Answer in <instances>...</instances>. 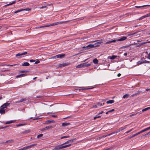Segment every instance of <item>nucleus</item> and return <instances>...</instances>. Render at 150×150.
Returning a JSON list of instances; mask_svg holds the SVG:
<instances>
[{"mask_svg":"<svg viewBox=\"0 0 150 150\" xmlns=\"http://www.w3.org/2000/svg\"><path fill=\"white\" fill-rule=\"evenodd\" d=\"M127 38V37L126 36H123L120 37L119 38L117 39L116 40H111L109 41H107L105 42V44H109L111 43L112 42H115L116 41H122L126 40Z\"/></svg>","mask_w":150,"mask_h":150,"instance_id":"obj_1","label":"nucleus"},{"mask_svg":"<svg viewBox=\"0 0 150 150\" xmlns=\"http://www.w3.org/2000/svg\"><path fill=\"white\" fill-rule=\"evenodd\" d=\"M69 21H60V22H55L52 24H50L49 25H46V26H47V27H49L50 26H52L54 25H57L58 24H60L63 23H66L67 22H69Z\"/></svg>","mask_w":150,"mask_h":150,"instance_id":"obj_2","label":"nucleus"},{"mask_svg":"<svg viewBox=\"0 0 150 150\" xmlns=\"http://www.w3.org/2000/svg\"><path fill=\"white\" fill-rule=\"evenodd\" d=\"M102 40H96L95 41H93V42H94L96 41H98L97 42L95 43L94 44L95 47H98L100 46V44L104 42L105 43V44H105V42H107L106 41H104L103 42L102 41Z\"/></svg>","mask_w":150,"mask_h":150,"instance_id":"obj_3","label":"nucleus"},{"mask_svg":"<svg viewBox=\"0 0 150 150\" xmlns=\"http://www.w3.org/2000/svg\"><path fill=\"white\" fill-rule=\"evenodd\" d=\"M53 127H54L51 125L47 126L45 128H42L41 129V130L42 131H45L48 130L49 129H51Z\"/></svg>","mask_w":150,"mask_h":150,"instance_id":"obj_4","label":"nucleus"},{"mask_svg":"<svg viewBox=\"0 0 150 150\" xmlns=\"http://www.w3.org/2000/svg\"><path fill=\"white\" fill-rule=\"evenodd\" d=\"M37 145V144H35L30 145V146H28L24 147H23V150H26L28 149H29L31 148H32L33 146H36Z\"/></svg>","mask_w":150,"mask_h":150,"instance_id":"obj_5","label":"nucleus"},{"mask_svg":"<svg viewBox=\"0 0 150 150\" xmlns=\"http://www.w3.org/2000/svg\"><path fill=\"white\" fill-rule=\"evenodd\" d=\"M70 64L68 62L63 63L62 64H59L58 67L59 68H61L63 67H64L67 66L69 65Z\"/></svg>","mask_w":150,"mask_h":150,"instance_id":"obj_6","label":"nucleus"},{"mask_svg":"<svg viewBox=\"0 0 150 150\" xmlns=\"http://www.w3.org/2000/svg\"><path fill=\"white\" fill-rule=\"evenodd\" d=\"M126 127H125V128H123V127H121L119 129L117 130V131L114 132H113L112 133H111V134H115V133H117L122 130H123L125 129Z\"/></svg>","mask_w":150,"mask_h":150,"instance_id":"obj_7","label":"nucleus"},{"mask_svg":"<svg viewBox=\"0 0 150 150\" xmlns=\"http://www.w3.org/2000/svg\"><path fill=\"white\" fill-rule=\"evenodd\" d=\"M65 56V54H60L56 55V59L60 58V59L64 57Z\"/></svg>","mask_w":150,"mask_h":150,"instance_id":"obj_8","label":"nucleus"},{"mask_svg":"<svg viewBox=\"0 0 150 150\" xmlns=\"http://www.w3.org/2000/svg\"><path fill=\"white\" fill-rule=\"evenodd\" d=\"M31 10V9L30 8H27L25 9H21L20 10H18L16 11H15L14 12V13H17L21 11H30Z\"/></svg>","mask_w":150,"mask_h":150,"instance_id":"obj_9","label":"nucleus"},{"mask_svg":"<svg viewBox=\"0 0 150 150\" xmlns=\"http://www.w3.org/2000/svg\"><path fill=\"white\" fill-rule=\"evenodd\" d=\"M94 45L90 44L87 46H84L83 47V48H86V49H89L90 48H93L94 47Z\"/></svg>","mask_w":150,"mask_h":150,"instance_id":"obj_10","label":"nucleus"},{"mask_svg":"<svg viewBox=\"0 0 150 150\" xmlns=\"http://www.w3.org/2000/svg\"><path fill=\"white\" fill-rule=\"evenodd\" d=\"M75 140H76V139H70L69 140H68L66 142H65L64 143V144H71V143H72L73 142H74Z\"/></svg>","mask_w":150,"mask_h":150,"instance_id":"obj_11","label":"nucleus"},{"mask_svg":"<svg viewBox=\"0 0 150 150\" xmlns=\"http://www.w3.org/2000/svg\"><path fill=\"white\" fill-rule=\"evenodd\" d=\"M28 52H25L21 53H18L16 54V56L18 57V56H21L24 55L28 54Z\"/></svg>","mask_w":150,"mask_h":150,"instance_id":"obj_12","label":"nucleus"},{"mask_svg":"<svg viewBox=\"0 0 150 150\" xmlns=\"http://www.w3.org/2000/svg\"><path fill=\"white\" fill-rule=\"evenodd\" d=\"M10 103H6L4 104L3 105L1 106V107L2 108H6L7 106L9 105Z\"/></svg>","mask_w":150,"mask_h":150,"instance_id":"obj_13","label":"nucleus"},{"mask_svg":"<svg viewBox=\"0 0 150 150\" xmlns=\"http://www.w3.org/2000/svg\"><path fill=\"white\" fill-rule=\"evenodd\" d=\"M65 144H64H64L61 145V149L65 148H66V147H69L71 146V144H69L67 145H65Z\"/></svg>","mask_w":150,"mask_h":150,"instance_id":"obj_14","label":"nucleus"},{"mask_svg":"<svg viewBox=\"0 0 150 150\" xmlns=\"http://www.w3.org/2000/svg\"><path fill=\"white\" fill-rule=\"evenodd\" d=\"M82 64V65L83 67H87L90 66L91 65L90 64H87V63H84Z\"/></svg>","mask_w":150,"mask_h":150,"instance_id":"obj_15","label":"nucleus"},{"mask_svg":"<svg viewBox=\"0 0 150 150\" xmlns=\"http://www.w3.org/2000/svg\"><path fill=\"white\" fill-rule=\"evenodd\" d=\"M150 6V4L144 5L140 6H135V7L137 8H140L141 7H146V6Z\"/></svg>","mask_w":150,"mask_h":150,"instance_id":"obj_16","label":"nucleus"},{"mask_svg":"<svg viewBox=\"0 0 150 150\" xmlns=\"http://www.w3.org/2000/svg\"><path fill=\"white\" fill-rule=\"evenodd\" d=\"M70 124L68 122H64L62 124V126L63 127H65L68 126Z\"/></svg>","mask_w":150,"mask_h":150,"instance_id":"obj_17","label":"nucleus"},{"mask_svg":"<svg viewBox=\"0 0 150 150\" xmlns=\"http://www.w3.org/2000/svg\"><path fill=\"white\" fill-rule=\"evenodd\" d=\"M26 100H27V99L25 98H22V99H21L20 100L16 101V103H19L22 102L24 101H26Z\"/></svg>","mask_w":150,"mask_h":150,"instance_id":"obj_18","label":"nucleus"},{"mask_svg":"<svg viewBox=\"0 0 150 150\" xmlns=\"http://www.w3.org/2000/svg\"><path fill=\"white\" fill-rule=\"evenodd\" d=\"M61 145H58L57 146H56L54 149V150H59L60 149H61Z\"/></svg>","mask_w":150,"mask_h":150,"instance_id":"obj_19","label":"nucleus"},{"mask_svg":"<svg viewBox=\"0 0 150 150\" xmlns=\"http://www.w3.org/2000/svg\"><path fill=\"white\" fill-rule=\"evenodd\" d=\"M4 109L1 108L0 109V113L2 114H4L5 112V110Z\"/></svg>","mask_w":150,"mask_h":150,"instance_id":"obj_20","label":"nucleus"},{"mask_svg":"<svg viewBox=\"0 0 150 150\" xmlns=\"http://www.w3.org/2000/svg\"><path fill=\"white\" fill-rule=\"evenodd\" d=\"M117 57V56L116 55H112L111 56H110L109 58L111 59H115L116 57Z\"/></svg>","mask_w":150,"mask_h":150,"instance_id":"obj_21","label":"nucleus"},{"mask_svg":"<svg viewBox=\"0 0 150 150\" xmlns=\"http://www.w3.org/2000/svg\"><path fill=\"white\" fill-rule=\"evenodd\" d=\"M15 122V120H10L9 121L6 122L5 124H9L13 123Z\"/></svg>","mask_w":150,"mask_h":150,"instance_id":"obj_22","label":"nucleus"},{"mask_svg":"<svg viewBox=\"0 0 150 150\" xmlns=\"http://www.w3.org/2000/svg\"><path fill=\"white\" fill-rule=\"evenodd\" d=\"M139 134V132H138L136 134H134L131 136H129L128 137V138L129 139H130L132 137H133L136 136H137V135H138Z\"/></svg>","mask_w":150,"mask_h":150,"instance_id":"obj_23","label":"nucleus"},{"mask_svg":"<svg viewBox=\"0 0 150 150\" xmlns=\"http://www.w3.org/2000/svg\"><path fill=\"white\" fill-rule=\"evenodd\" d=\"M80 91L81 90H86V89H91L93 88H85L84 87H80Z\"/></svg>","mask_w":150,"mask_h":150,"instance_id":"obj_24","label":"nucleus"},{"mask_svg":"<svg viewBox=\"0 0 150 150\" xmlns=\"http://www.w3.org/2000/svg\"><path fill=\"white\" fill-rule=\"evenodd\" d=\"M114 102V100H111L108 101H107L106 103L107 104H112Z\"/></svg>","mask_w":150,"mask_h":150,"instance_id":"obj_25","label":"nucleus"},{"mask_svg":"<svg viewBox=\"0 0 150 150\" xmlns=\"http://www.w3.org/2000/svg\"><path fill=\"white\" fill-rule=\"evenodd\" d=\"M149 109H150V107H147V108H146L143 109L142 110V111H141V112H142H142H144L145 111H146L147 110H149Z\"/></svg>","mask_w":150,"mask_h":150,"instance_id":"obj_26","label":"nucleus"},{"mask_svg":"<svg viewBox=\"0 0 150 150\" xmlns=\"http://www.w3.org/2000/svg\"><path fill=\"white\" fill-rule=\"evenodd\" d=\"M129 96V95L128 94H126L124 95L123 96V98H128Z\"/></svg>","mask_w":150,"mask_h":150,"instance_id":"obj_27","label":"nucleus"},{"mask_svg":"<svg viewBox=\"0 0 150 150\" xmlns=\"http://www.w3.org/2000/svg\"><path fill=\"white\" fill-rule=\"evenodd\" d=\"M141 113H142V112H137V113H136L135 114H132L130 115V117H132V116H134V115H136L138 114H141Z\"/></svg>","mask_w":150,"mask_h":150,"instance_id":"obj_28","label":"nucleus"},{"mask_svg":"<svg viewBox=\"0 0 150 150\" xmlns=\"http://www.w3.org/2000/svg\"><path fill=\"white\" fill-rule=\"evenodd\" d=\"M93 62L95 64H98V61L97 59H95L93 60Z\"/></svg>","mask_w":150,"mask_h":150,"instance_id":"obj_29","label":"nucleus"},{"mask_svg":"<svg viewBox=\"0 0 150 150\" xmlns=\"http://www.w3.org/2000/svg\"><path fill=\"white\" fill-rule=\"evenodd\" d=\"M30 65L29 63L28 62H24L22 64L23 66H28Z\"/></svg>","mask_w":150,"mask_h":150,"instance_id":"obj_30","label":"nucleus"},{"mask_svg":"<svg viewBox=\"0 0 150 150\" xmlns=\"http://www.w3.org/2000/svg\"><path fill=\"white\" fill-rule=\"evenodd\" d=\"M144 62V61H139L137 62V64L138 65H140L144 63V62Z\"/></svg>","mask_w":150,"mask_h":150,"instance_id":"obj_31","label":"nucleus"},{"mask_svg":"<svg viewBox=\"0 0 150 150\" xmlns=\"http://www.w3.org/2000/svg\"><path fill=\"white\" fill-rule=\"evenodd\" d=\"M47 27V26H46V25H45L42 26L36 27L35 28H36V29L40 28H44V27Z\"/></svg>","mask_w":150,"mask_h":150,"instance_id":"obj_32","label":"nucleus"},{"mask_svg":"<svg viewBox=\"0 0 150 150\" xmlns=\"http://www.w3.org/2000/svg\"><path fill=\"white\" fill-rule=\"evenodd\" d=\"M16 2V1H13V2H12V3H10V4H7L5 6H10V5H11L13 4H14V3H15Z\"/></svg>","mask_w":150,"mask_h":150,"instance_id":"obj_33","label":"nucleus"},{"mask_svg":"<svg viewBox=\"0 0 150 150\" xmlns=\"http://www.w3.org/2000/svg\"><path fill=\"white\" fill-rule=\"evenodd\" d=\"M101 117V116H100V115H96V116L94 118H93V119L94 120H96V119L97 118H100Z\"/></svg>","mask_w":150,"mask_h":150,"instance_id":"obj_34","label":"nucleus"},{"mask_svg":"<svg viewBox=\"0 0 150 150\" xmlns=\"http://www.w3.org/2000/svg\"><path fill=\"white\" fill-rule=\"evenodd\" d=\"M25 125V124H20L18 125H16V126L17 127H19L20 126H22Z\"/></svg>","mask_w":150,"mask_h":150,"instance_id":"obj_35","label":"nucleus"},{"mask_svg":"<svg viewBox=\"0 0 150 150\" xmlns=\"http://www.w3.org/2000/svg\"><path fill=\"white\" fill-rule=\"evenodd\" d=\"M76 67L77 68H81V67H83L82 64H80L77 65L76 66Z\"/></svg>","mask_w":150,"mask_h":150,"instance_id":"obj_36","label":"nucleus"},{"mask_svg":"<svg viewBox=\"0 0 150 150\" xmlns=\"http://www.w3.org/2000/svg\"><path fill=\"white\" fill-rule=\"evenodd\" d=\"M54 122V121L53 120H48L46 121V123H51L52 122Z\"/></svg>","mask_w":150,"mask_h":150,"instance_id":"obj_37","label":"nucleus"},{"mask_svg":"<svg viewBox=\"0 0 150 150\" xmlns=\"http://www.w3.org/2000/svg\"><path fill=\"white\" fill-rule=\"evenodd\" d=\"M29 75V74H21L20 75V76H21V77L24 76L26 75Z\"/></svg>","mask_w":150,"mask_h":150,"instance_id":"obj_38","label":"nucleus"},{"mask_svg":"<svg viewBox=\"0 0 150 150\" xmlns=\"http://www.w3.org/2000/svg\"><path fill=\"white\" fill-rule=\"evenodd\" d=\"M13 142V140H8L7 141H6L5 143H8V142H9V143H12V142Z\"/></svg>","mask_w":150,"mask_h":150,"instance_id":"obj_39","label":"nucleus"},{"mask_svg":"<svg viewBox=\"0 0 150 150\" xmlns=\"http://www.w3.org/2000/svg\"><path fill=\"white\" fill-rule=\"evenodd\" d=\"M146 15H145L144 16H143L142 17H140L139 18V20H142V19H143L144 18H146Z\"/></svg>","mask_w":150,"mask_h":150,"instance_id":"obj_40","label":"nucleus"},{"mask_svg":"<svg viewBox=\"0 0 150 150\" xmlns=\"http://www.w3.org/2000/svg\"><path fill=\"white\" fill-rule=\"evenodd\" d=\"M112 134H111V133H110V134H108L107 135H103V138L105 137H107L108 136H110V135H112Z\"/></svg>","mask_w":150,"mask_h":150,"instance_id":"obj_41","label":"nucleus"},{"mask_svg":"<svg viewBox=\"0 0 150 150\" xmlns=\"http://www.w3.org/2000/svg\"><path fill=\"white\" fill-rule=\"evenodd\" d=\"M43 134H40L38 135L37 136L38 138H39L43 136Z\"/></svg>","mask_w":150,"mask_h":150,"instance_id":"obj_42","label":"nucleus"},{"mask_svg":"<svg viewBox=\"0 0 150 150\" xmlns=\"http://www.w3.org/2000/svg\"><path fill=\"white\" fill-rule=\"evenodd\" d=\"M69 137V136H64L62 137L61 138V139H63V138H66Z\"/></svg>","mask_w":150,"mask_h":150,"instance_id":"obj_43","label":"nucleus"},{"mask_svg":"<svg viewBox=\"0 0 150 150\" xmlns=\"http://www.w3.org/2000/svg\"><path fill=\"white\" fill-rule=\"evenodd\" d=\"M150 129V128L149 127H148L147 128H146L144 129V130L145 132V131H146L147 130H148Z\"/></svg>","mask_w":150,"mask_h":150,"instance_id":"obj_44","label":"nucleus"},{"mask_svg":"<svg viewBox=\"0 0 150 150\" xmlns=\"http://www.w3.org/2000/svg\"><path fill=\"white\" fill-rule=\"evenodd\" d=\"M150 129V128L149 127H148L147 128H146L144 129V130L145 132V131H146L147 130H148Z\"/></svg>","mask_w":150,"mask_h":150,"instance_id":"obj_45","label":"nucleus"},{"mask_svg":"<svg viewBox=\"0 0 150 150\" xmlns=\"http://www.w3.org/2000/svg\"><path fill=\"white\" fill-rule=\"evenodd\" d=\"M144 62V63H150V62L146 60H144V62Z\"/></svg>","mask_w":150,"mask_h":150,"instance_id":"obj_46","label":"nucleus"},{"mask_svg":"<svg viewBox=\"0 0 150 150\" xmlns=\"http://www.w3.org/2000/svg\"><path fill=\"white\" fill-rule=\"evenodd\" d=\"M28 132L27 131H25L24 132H22L21 133L23 134H26Z\"/></svg>","mask_w":150,"mask_h":150,"instance_id":"obj_47","label":"nucleus"},{"mask_svg":"<svg viewBox=\"0 0 150 150\" xmlns=\"http://www.w3.org/2000/svg\"><path fill=\"white\" fill-rule=\"evenodd\" d=\"M28 71L22 70V71H20V73H23L25 72H28Z\"/></svg>","mask_w":150,"mask_h":150,"instance_id":"obj_48","label":"nucleus"},{"mask_svg":"<svg viewBox=\"0 0 150 150\" xmlns=\"http://www.w3.org/2000/svg\"><path fill=\"white\" fill-rule=\"evenodd\" d=\"M46 7H47L46 6H43L41 7H39V8H40V9H42V8H46Z\"/></svg>","mask_w":150,"mask_h":150,"instance_id":"obj_49","label":"nucleus"},{"mask_svg":"<svg viewBox=\"0 0 150 150\" xmlns=\"http://www.w3.org/2000/svg\"><path fill=\"white\" fill-rule=\"evenodd\" d=\"M145 132L144 130V129L143 130H142L140 132H139V134H140L141 133H143V132Z\"/></svg>","mask_w":150,"mask_h":150,"instance_id":"obj_50","label":"nucleus"},{"mask_svg":"<svg viewBox=\"0 0 150 150\" xmlns=\"http://www.w3.org/2000/svg\"><path fill=\"white\" fill-rule=\"evenodd\" d=\"M75 91L76 92H78L79 91H80V89H75Z\"/></svg>","mask_w":150,"mask_h":150,"instance_id":"obj_51","label":"nucleus"},{"mask_svg":"<svg viewBox=\"0 0 150 150\" xmlns=\"http://www.w3.org/2000/svg\"><path fill=\"white\" fill-rule=\"evenodd\" d=\"M97 105L100 106H103V105L102 103H97Z\"/></svg>","mask_w":150,"mask_h":150,"instance_id":"obj_52","label":"nucleus"},{"mask_svg":"<svg viewBox=\"0 0 150 150\" xmlns=\"http://www.w3.org/2000/svg\"><path fill=\"white\" fill-rule=\"evenodd\" d=\"M18 65V64H14V65H10V64H9V65H8V66L12 67V66H15V65Z\"/></svg>","mask_w":150,"mask_h":150,"instance_id":"obj_53","label":"nucleus"},{"mask_svg":"<svg viewBox=\"0 0 150 150\" xmlns=\"http://www.w3.org/2000/svg\"><path fill=\"white\" fill-rule=\"evenodd\" d=\"M40 62V61L38 60L35 62V64H37L38 63H39Z\"/></svg>","mask_w":150,"mask_h":150,"instance_id":"obj_54","label":"nucleus"},{"mask_svg":"<svg viewBox=\"0 0 150 150\" xmlns=\"http://www.w3.org/2000/svg\"><path fill=\"white\" fill-rule=\"evenodd\" d=\"M147 58L149 59H150V53L148 54Z\"/></svg>","mask_w":150,"mask_h":150,"instance_id":"obj_55","label":"nucleus"},{"mask_svg":"<svg viewBox=\"0 0 150 150\" xmlns=\"http://www.w3.org/2000/svg\"><path fill=\"white\" fill-rule=\"evenodd\" d=\"M145 15L146 16V17L150 16V13L146 14Z\"/></svg>","mask_w":150,"mask_h":150,"instance_id":"obj_56","label":"nucleus"},{"mask_svg":"<svg viewBox=\"0 0 150 150\" xmlns=\"http://www.w3.org/2000/svg\"><path fill=\"white\" fill-rule=\"evenodd\" d=\"M30 62H35V60L33 59H31L30 60Z\"/></svg>","mask_w":150,"mask_h":150,"instance_id":"obj_57","label":"nucleus"},{"mask_svg":"<svg viewBox=\"0 0 150 150\" xmlns=\"http://www.w3.org/2000/svg\"><path fill=\"white\" fill-rule=\"evenodd\" d=\"M114 109H112L111 110H109L108 111V112H113V111H114Z\"/></svg>","mask_w":150,"mask_h":150,"instance_id":"obj_58","label":"nucleus"},{"mask_svg":"<svg viewBox=\"0 0 150 150\" xmlns=\"http://www.w3.org/2000/svg\"><path fill=\"white\" fill-rule=\"evenodd\" d=\"M51 59H56V56H53L51 58Z\"/></svg>","mask_w":150,"mask_h":150,"instance_id":"obj_59","label":"nucleus"},{"mask_svg":"<svg viewBox=\"0 0 150 150\" xmlns=\"http://www.w3.org/2000/svg\"><path fill=\"white\" fill-rule=\"evenodd\" d=\"M138 32H136V33H131V34H129V35H134L135 34H136Z\"/></svg>","mask_w":150,"mask_h":150,"instance_id":"obj_60","label":"nucleus"},{"mask_svg":"<svg viewBox=\"0 0 150 150\" xmlns=\"http://www.w3.org/2000/svg\"><path fill=\"white\" fill-rule=\"evenodd\" d=\"M92 108H97V105H93L92 107Z\"/></svg>","mask_w":150,"mask_h":150,"instance_id":"obj_61","label":"nucleus"},{"mask_svg":"<svg viewBox=\"0 0 150 150\" xmlns=\"http://www.w3.org/2000/svg\"><path fill=\"white\" fill-rule=\"evenodd\" d=\"M51 116L54 117H57V116L56 115H51Z\"/></svg>","mask_w":150,"mask_h":150,"instance_id":"obj_62","label":"nucleus"},{"mask_svg":"<svg viewBox=\"0 0 150 150\" xmlns=\"http://www.w3.org/2000/svg\"><path fill=\"white\" fill-rule=\"evenodd\" d=\"M149 132H148V133H146V134H145L144 136H145V137H146L147 136V135H149Z\"/></svg>","mask_w":150,"mask_h":150,"instance_id":"obj_63","label":"nucleus"},{"mask_svg":"<svg viewBox=\"0 0 150 150\" xmlns=\"http://www.w3.org/2000/svg\"><path fill=\"white\" fill-rule=\"evenodd\" d=\"M137 93H135V94H133L131 96L133 97L137 95Z\"/></svg>","mask_w":150,"mask_h":150,"instance_id":"obj_64","label":"nucleus"}]
</instances>
